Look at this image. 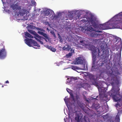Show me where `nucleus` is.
Wrapping results in <instances>:
<instances>
[{
	"label": "nucleus",
	"instance_id": "28",
	"mask_svg": "<svg viewBox=\"0 0 122 122\" xmlns=\"http://www.w3.org/2000/svg\"><path fill=\"white\" fill-rule=\"evenodd\" d=\"M66 50L67 51H69L71 49V48L70 47L69 45H67V47H66Z\"/></svg>",
	"mask_w": 122,
	"mask_h": 122
},
{
	"label": "nucleus",
	"instance_id": "39",
	"mask_svg": "<svg viewBox=\"0 0 122 122\" xmlns=\"http://www.w3.org/2000/svg\"><path fill=\"white\" fill-rule=\"evenodd\" d=\"M68 99H64V100L65 102L66 103L67 102V101L68 100Z\"/></svg>",
	"mask_w": 122,
	"mask_h": 122
},
{
	"label": "nucleus",
	"instance_id": "13",
	"mask_svg": "<svg viewBox=\"0 0 122 122\" xmlns=\"http://www.w3.org/2000/svg\"><path fill=\"white\" fill-rule=\"evenodd\" d=\"M107 23V26L108 29H113V28H115V27L113 26L114 25V23Z\"/></svg>",
	"mask_w": 122,
	"mask_h": 122
},
{
	"label": "nucleus",
	"instance_id": "26",
	"mask_svg": "<svg viewBox=\"0 0 122 122\" xmlns=\"http://www.w3.org/2000/svg\"><path fill=\"white\" fill-rule=\"evenodd\" d=\"M69 94H70V96L71 97V98L73 99V100H74V97L73 93L71 92Z\"/></svg>",
	"mask_w": 122,
	"mask_h": 122
},
{
	"label": "nucleus",
	"instance_id": "30",
	"mask_svg": "<svg viewBox=\"0 0 122 122\" xmlns=\"http://www.w3.org/2000/svg\"><path fill=\"white\" fill-rule=\"evenodd\" d=\"M71 68L72 69L74 70L77 69V67L74 66H72Z\"/></svg>",
	"mask_w": 122,
	"mask_h": 122
},
{
	"label": "nucleus",
	"instance_id": "33",
	"mask_svg": "<svg viewBox=\"0 0 122 122\" xmlns=\"http://www.w3.org/2000/svg\"><path fill=\"white\" fill-rule=\"evenodd\" d=\"M106 112V111H104V110H103L102 111H100V114L101 112H102L101 113H102L103 114V113H105Z\"/></svg>",
	"mask_w": 122,
	"mask_h": 122
},
{
	"label": "nucleus",
	"instance_id": "42",
	"mask_svg": "<svg viewBox=\"0 0 122 122\" xmlns=\"http://www.w3.org/2000/svg\"><path fill=\"white\" fill-rule=\"evenodd\" d=\"M100 109H101V108H102V107L100 106Z\"/></svg>",
	"mask_w": 122,
	"mask_h": 122
},
{
	"label": "nucleus",
	"instance_id": "15",
	"mask_svg": "<svg viewBox=\"0 0 122 122\" xmlns=\"http://www.w3.org/2000/svg\"><path fill=\"white\" fill-rule=\"evenodd\" d=\"M33 44V45L35 46H36L37 47H40V46L38 44L37 42L33 40L32 41V43Z\"/></svg>",
	"mask_w": 122,
	"mask_h": 122
},
{
	"label": "nucleus",
	"instance_id": "48",
	"mask_svg": "<svg viewBox=\"0 0 122 122\" xmlns=\"http://www.w3.org/2000/svg\"><path fill=\"white\" fill-rule=\"evenodd\" d=\"M121 55H120V56L119 57H120V58H121Z\"/></svg>",
	"mask_w": 122,
	"mask_h": 122
},
{
	"label": "nucleus",
	"instance_id": "44",
	"mask_svg": "<svg viewBox=\"0 0 122 122\" xmlns=\"http://www.w3.org/2000/svg\"><path fill=\"white\" fill-rule=\"evenodd\" d=\"M44 33L43 32V33L41 34V35H43Z\"/></svg>",
	"mask_w": 122,
	"mask_h": 122
},
{
	"label": "nucleus",
	"instance_id": "32",
	"mask_svg": "<svg viewBox=\"0 0 122 122\" xmlns=\"http://www.w3.org/2000/svg\"><path fill=\"white\" fill-rule=\"evenodd\" d=\"M5 11L6 12H7L9 13H10V12H11V11L10 10H9L8 9H6L5 10Z\"/></svg>",
	"mask_w": 122,
	"mask_h": 122
},
{
	"label": "nucleus",
	"instance_id": "40",
	"mask_svg": "<svg viewBox=\"0 0 122 122\" xmlns=\"http://www.w3.org/2000/svg\"><path fill=\"white\" fill-rule=\"evenodd\" d=\"M81 20L83 22H86V20H86L83 19L82 20Z\"/></svg>",
	"mask_w": 122,
	"mask_h": 122
},
{
	"label": "nucleus",
	"instance_id": "2",
	"mask_svg": "<svg viewBox=\"0 0 122 122\" xmlns=\"http://www.w3.org/2000/svg\"><path fill=\"white\" fill-rule=\"evenodd\" d=\"M90 23L95 29L92 28L91 26L87 27L85 33L90 35L92 37H97L99 34H97V32H99V25L98 24V21L97 20V18L93 16H92L89 20Z\"/></svg>",
	"mask_w": 122,
	"mask_h": 122
},
{
	"label": "nucleus",
	"instance_id": "18",
	"mask_svg": "<svg viewBox=\"0 0 122 122\" xmlns=\"http://www.w3.org/2000/svg\"><path fill=\"white\" fill-rule=\"evenodd\" d=\"M93 106L94 107L95 109L97 110V112H98V111L97 110L99 108V104H96L94 105H93Z\"/></svg>",
	"mask_w": 122,
	"mask_h": 122
},
{
	"label": "nucleus",
	"instance_id": "5",
	"mask_svg": "<svg viewBox=\"0 0 122 122\" xmlns=\"http://www.w3.org/2000/svg\"><path fill=\"white\" fill-rule=\"evenodd\" d=\"M89 76L90 80H93L95 82L94 84L98 87L97 88L98 89L99 92V86L98 84L96 82L97 81H99L98 80L99 79V75H96L95 76L92 74H90L89 75Z\"/></svg>",
	"mask_w": 122,
	"mask_h": 122
},
{
	"label": "nucleus",
	"instance_id": "27",
	"mask_svg": "<svg viewBox=\"0 0 122 122\" xmlns=\"http://www.w3.org/2000/svg\"><path fill=\"white\" fill-rule=\"evenodd\" d=\"M85 41L81 40L80 41V42L81 44L84 45L85 44Z\"/></svg>",
	"mask_w": 122,
	"mask_h": 122
},
{
	"label": "nucleus",
	"instance_id": "21",
	"mask_svg": "<svg viewBox=\"0 0 122 122\" xmlns=\"http://www.w3.org/2000/svg\"><path fill=\"white\" fill-rule=\"evenodd\" d=\"M72 55V52H70L69 53L66 55V57L67 58H69Z\"/></svg>",
	"mask_w": 122,
	"mask_h": 122
},
{
	"label": "nucleus",
	"instance_id": "8",
	"mask_svg": "<svg viewBox=\"0 0 122 122\" xmlns=\"http://www.w3.org/2000/svg\"><path fill=\"white\" fill-rule=\"evenodd\" d=\"M84 61L83 58L79 57L76 58V63L77 64H82L84 62Z\"/></svg>",
	"mask_w": 122,
	"mask_h": 122
},
{
	"label": "nucleus",
	"instance_id": "6",
	"mask_svg": "<svg viewBox=\"0 0 122 122\" xmlns=\"http://www.w3.org/2000/svg\"><path fill=\"white\" fill-rule=\"evenodd\" d=\"M6 52L4 46L2 49L0 50V59H5L6 56Z\"/></svg>",
	"mask_w": 122,
	"mask_h": 122
},
{
	"label": "nucleus",
	"instance_id": "12",
	"mask_svg": "<svg viewBox=\"0 0 122 122\" xmlns=\"http://www.w3.org/2000/svg\"><path fill=\"white\" fill-rule=\"evenodd\" d=\"M26 13H27V11L26 10L23 8L20 10V11L19 12L18 15L19 14L20 16H23Z\"/></svg>",
	"mask_w": 122,
	"mask_h": 122
},
{
	"label": "nucleus",
	"instance_id": "49",
	"mask_svg": "<svg viewBox=\"0 0 122 122\" xmlns=\"http://www.w3.org/2000/svg\"><path fill=\"white\" fill-rule=\"evenodd\" d=\"M4 87V86H3H3H2V87Z\"/></svg>",
	"mask_w": 122,
	"mask_h": 122
},
{
	"label": "nucleus",
	"instance_id": "25",
	"mask_svg": "<svg viewBox=\"0 0 122 122\" xmlns=\"http://www.w3.org/2000/svg\"><path fill=\"white\" fill-rule=\"evenodd\" d=\"M42 36L47 39H48V37L47 35L45 33H44Z\"/></svg>",
	"mask_w": 122,
	"mask_h": 122
},
{
	"label": "nucleus",
	"instance_id": "20",
	"mask_svg": "<svg viewBox=\"0 0 122 122\" xmlns=\"http://www.w3.org/2000/svg\"><path fill=\"white\" fill-rule=\"evenodd\" d=\"M49 48L53 52H54L56 51V50L55 48L52 47L51 46H49Z\"/></svg>",
	"mask_w": 122,
	"mask_h": 122
},
{
	"label": "nucleus",
	"instance_id": "35",
	"mask_svg": "<svg viewBox=\"0 0 122 122\" xmlns=\"http://www.w3.org/2000/svg\"><path fill=\"white\" fill-rule=\"evenodd\" d=\"M38 40L37 41H39L40 43L41 44H43V43L42 41H41L39 39H38Z\"/></svg>",
	"mask_w": 122,
	"mask_h": 122
},
{
	"label": "nucleus",
	"instance_id": "9",
	"mask_svg": "<svg viewBox=\"0 0 122 122\" xmlns=\"http://www.w3.org/2000/svg\"><path fill=\"white\" fill-rule=\"evenodd\" d=\"M108 27L107 23L103 24H100V30L108 29Z\"/></svg>",
	"mask_w": 122,
	"mask_h": 122
},
{
	"label": "nucleus",
	"instance_id": "3",
	"mask_svg": "<svg viewBox=\"0 0 122 122\" xmlns=\"http://www.w3.org/2000/svg\"><path fill=\"white\" fill-rule=\"evenodd\" d=\"M89 49L91 51L92 54V65L91 68V71H96L99 70V63L98 62L99 61V59L97 58V49L98 57L99 55V48H97L93 46H90L89 47Z\"/></svg>",
	"mask_w": 122,
	"mask_h": 122
},
{
	"label": "nucleus",
	"instance_id": "36",
	"mask_svg": "<svg viewBox=\"0 0 122 122\" xmlns=\"http://www.w3.org/2000/svg\"><path fill=\"white\" fill-rule=\"evenodd\" d=\"M36 29L38 30H40L41 31H42V30L39 28H37Z\"/></svg>",
	"mask_w": 122,
	"mask_h": 122
},
{
	"label": "nucleus",
	"instance_id": "38",
	"mask_svg": "<svg viewBox=\"0 0 122 122\" xmlns=\"http://www.w3.org/2000/svg\"><path fill=\"white\" fill-rule=\"evenodd\" d=\"M66 47L65 46H64L63 47V49L64 50H66Z\"/></svg>",
	"mask_w": 122,
	"mask_h": 122
},
{
	"label": "nucleus",
	"instance_id": "17",
	"mask_svg": "<svg viewBox=\"0 0 122 122\" xmlns=\"http://www.w3.org/2000/svg\"><path fill=\"white\" fill-rule=\"evenodd\" d=\"M25 35L26 37L31 38H33V36L31 35L28 32H25Z\"/></svg>",
	"mask_w": 122,
	"mask_h": 122
},
{
	"label": "nucleus",
	"instance_id": "16",
	"mask_svg": "<svg viewBox=\"0 0 122 122\" xmlns=\"http://www.w3.org/2000/svg\"><path fill=\"white\" fill-rule=\"evenodd\" d=\"M50 13V10L49 9L47 10L44 11V14L45 16H48L49 15Z\"/></svg>",
	"mask_w": 122,
	"mask_h": 122
},
{
	"label": "nucleus",
	"instance_id": "22",
	"mask_svg": "<svg viewBox=\"0 0 122 122\" xmlns=\"http://www.w3.org/2000/svg\"><path fill=\"white\" fill-rule=\"evenodd\" d=\"M115 122H120V118L119 116H117L115 120Z\"/></svg>",
	"mask_w": 122,
	"mask_h": 122
},
{
	"label": "nucleus",
	"instance_id": "43",
	"mask_svg": "<svg viewBox=\"0 0 122 122\" xmlns=\"http://www.w3.org/2000/svg\"><path fill=\"white\" fill-rule=\"evenodd\" d=\"M68 116H69V117H70L71 116V115L70 114V113H69V114H68Z\"/></svg>",
	"mask_w": 122,
	"mask_h": 122
},
{
	"label": "nucleus",
	"instance_id": "24",
	"mask_svg": "<svg viewBox=\"0 0 122 122\" xmlns=\"http://www.w3.org/2000/svg\"><path fill=\"white\" fill-rule=\"evenodd\" d=\"M113 26L115 27L113 28H118L119 27V26L117 25L115 23H114V25H113Z\"/></svg>",
	"mask_w": 122,
	"mask_h": 122
},
{
	"label": "nucleus",
	"instance_id": "4",
	"mask_svg": "<svg viewBox=\"0 0 122 122\" xmlns=\"http://www.w3.org/2000/svg\"><path fill=\"white\" fill-rule=\"evenodd\" d=\"M100 45V47L102 51H103V54L102 55V59H104L103 61H105L107 59L109 55L108 46L106 43L105 42L102 44L101 43Z\"/></svg>",
	"mask_w": 122,
	"mask_h": 122
},
{
	"label": "nucleus",
	"instance_id": "31",
	"mask_svg": "<svg viewBox=\"0 0 122 122\" xmlns=\"http://www.w3.org/2000/svg\"><path fill=\"white\" fill-rule=\"evenodd\" d=\"M66 90L69 93V94L71 92V90L69 89L66 88Z\"/></svg>",
	"mask_w": 122,
	"mask_h": 122
},
{
	"label": "nucleus",
	"instance_id": "47",
	"mask_svg": "<svg viewBox=\"0 0 122 122\" xmlns=\"http://www.w3.org/2000/svg\"><path fill=\"white\" fill-rule=\"evenodd\" d=\"M93 99H96V98H93Z\"/></svg>",
	"mask_w": 122,
	"mask_h": 122
},
{
	"label": "nucleus",
	"instance_id": "51",
	"mask_svg": "<svg viewBox=\"0 0 122 122\" xmlns=\"http://www.w3.org/2000/svg\"><path fill=\"white\" fill-rule=\"evenodd\" d=\"M101 56H100H100L101 57Z\"/></svg>",
	"mask_w": 122,
	"mask_h": 122
},
{
	"label": "nucleus",
	"instance_id": "7",
	"mask_svg": "<svg viewBox=\"0 0 122 122\" xmlns=\"http://www.w3.org/2000/svg\"><path fill=\"white\" fill-rule=\"evenodd\" d=\"M10 7L15 11L17 10H20L21 9V6L19 5L18 2L16 3L15 4L11 5Z\"/></svg>",
	"mask_w": 122,
	"mask_h": 122
},
{
	"label": "nucleus",
	"instance_id": "34",
	"mask_svg": "<svg viewBox=\"0 0 122 122\" xmlns=\"http://www.w3.org/2000/svg\"><path fill=\"white\" fill-rule=\"evenodd\" d=\"M59 40H60V41L61 42H62L63 41V40L62 39V38L61 37H60V36H59Z\"/></svg>",
	"mask_w": 122,
	"mask_h": 122
},
{
	"label": "nucleus",
	"instance_id": "45",
	"mask_svg": "<svg viewBox=\"0 0 122 122\" xmlns=\"http://www.w3.org/2000/svg\"><path fill=\"white\" fill-rule=\"evenodd\" d=\"M102 82V81H100V83H101Z\"/></svg>",
	"mask_w": 122,
	"mask_h": 122
},
{
	"label": "nucleus",
	"instance_id": "11",
	"mask_svg": "<svg viewBox=\"0 0 122 122\" xmlns=\"http://www.w3.org/2000/svg\"><path fill=\"white\" fill-rule=\"evenodd\" d=\"M28 31L31 33L32 34H33L35 36L34 38L37 40H38L37 38L40 39L41 37L35 31L31 30H29Z\"/></svg>",
	"mask_w": 122,
	"mask_h": 122
},
{
	"label": "nucleus",
	"instance_id": "1",
	"mask_svg": "<svg viewBox=\"0 0 122 122\" xmlns=\"http://www.w3.org/2000/svg\"><path fill=\"white\" fill-rule=\"evenodd\" d=\"M116 91L113 88H112V90L106 94V92L105 89L100 88V99L102 101H106L107 98L108 94L110 97H112L114 101L116 102L120 101L121 99L120 96L118 91Z\"/></svg>",
	"mask_w": 122,
	"mask_h": 122
},
{
	"label": "nucleus",
	"instance_id": "41",
	"mask_svg": "<svg viewBox=\"0 0 122 122\" xmlns=\"http://www.w3.org/2000/svg\"><path fill=\"white\" fill-rule=\"evenodd\" d=\"M5 83H9V82L8 80H7L5 82Z\"/></svg>",
	"mask_w": 122,
	"mask_h": 122
},
{
	"label": "nucleus",
	"instance_id": "50",
	"mask_svg": "<svg viewBox=\"0 0 122 122\" xmlns=\"http://www.w3.org/2000/svg\"><path fill=\"white\" fill-rule=\"evenodd\" d=\"M121 106H122V104H121Z\"/></svg>",
	"mask_w": 122,
	"mask_h": 122
},
{
	"label": "nucleus",
	"instance_id": "19",
	"mask_svg": "<svg viewBox=\"0 0 122 122\" xmlns=\"http://www.w3.org/2000/svg\"><path fill=\"white\" fill-rule=\"evenodd\" d=\"M105 36V35L104 34H100V41L103 40Z\"/></svg>",
	"mask_w": 122,
	"mask_h": 122
},
{
	"label": "nucleus",
	"instance_id": "37",
	"mask_svg": "<svg viewBox=\"0 0 122 122\" xmlns=\"http://www.w3.org/2000/svg\"><path fill=\"white\" fill-rule=\"evenodd\" d=\"M37 33L41 35L43 33V32L41 31H38Z\"/></svg>",
	"mask_w": 122,
	"mask_h": 122
},
{
	"label": "nucleus",
	"instance_id": "23",
	"mask_svg": "<svg viewBox=\"0 0 122 122\" xmlns=\"http://www.w3.org/2000/svg\"><path fill=\"white\" fill-rule=\"evenodd\" d=\"M102 117L104 119L106 120L108 119L109 117L108 115V114H106V115H103Z\"/></svg>",
	"mask_w": 122,
	"mask_h": 122
},
{
	"label": "nucleus",
	"instance_id": "46",
	"mask_svg": "<svg viewBox=\"0 0 122 122\" xmlns=\"http://www.w3.org/2000/svg\"><path fill=\"white\" fill-rule=\"evenodd\" d=\"M99 32L100 33L102 31H101L100 30Z\"/></svg>",
	"mask_w": 122,
	"mask_h": 122
},
{
	"label": "nucleus",
	"instance_id": "29",
	"mask_svg": "<svg viewBox=\"0 0 122 122\" xmlns=\"http://www.w3.org/2000/svg\"><path fill=\"white\" fill-rule=\"evenodd\" d=\"M76 98L77 100H78L80 99V96L79 95H76Z\"/></svg>",
	"mask_w": 122,
	"mask_h": 122
},
{
	"label": "nucleus",
	"instance_id": "10",
	"mask_svg": "<svg viewBox=\"0 0 122 122\" xmlns=\"http://www.w3.org/2000/svg\"><path fill=\"white\" fill-rule=\"evenodd\" d=\"M26 38L27 39H25L24 40L25 43L29 46H31V43H32L33 40L31 38L29 39L27 38Z\"/></svg>",
	"mask_w": 122,
	"mask_h": 122
},
{
	"label": "nucleus",
	"instance_id": "14",
	"mask_svg": "<svg viewBox=\"0 0 122 122\" xmlns=\"http://www.w3.org/2000/svg\"><path fill=\"white\" fill-rule=\"evenodd\" d=\"M81 69L83 70H85L87 69V64L85 63L83 64H82Z\"/></svg>",
	"mask_w": 122,
	"mask_h": 122
}]
</instances>
